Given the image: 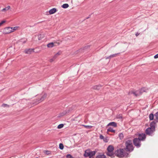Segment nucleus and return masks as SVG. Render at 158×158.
<instances>
[{
    "instance_id": "nucleus-10",
    "label": "nucleus",
    "mask_w": 158,
    "mask_h": 158,
    "mask_svg": "<svg viewBox=\"0 0 158 158\" xmlns=\"http://www.w3.org/2000/svg\"><path fill=\"white\" fill-rule=\"evenodd\" d=\"M34 48L26 49L24 51V52L26 54H31L34 52Z\"/></svg>"
},
{
    "instance_id": "nucleus-11",
    "label": "nucleus",
    "mask_w": 158,
    "mask_h": 158,
    "mask_svg": "<svg viewBox=\"0 0 158 158\" xmlns=\"http://www.w3.org/2000/svg\"><path fill=\"white\" fill-rule=\"evenodd\" d=\"M156 122H156V121L155 120V121L152 122L150 123V127H152V128L153 129V130L154 129L155 130V124Z\"/></svg>"
},
{
    "instance_id": "nucleus-42",
    "label": "nucleus",
    "mask_w": 158,
    "mask_h": 158,
    "mask_svg": "<svg viewBox=\"0 0 158 158\" xmlns=\"http://www.w3.org/2000/svg\"><path fill=\"white\" fill-rule=\"evenodd\" d=\"M111 57H109V56H108V57H107V58H106V59H110V58H111Z\"/></svg>"
},
{
    "instance_id": "nucleus-20",
    "label": "nucleus",
    "mask_w": 158,
    "mask_h": 158,
    "mask_svg": "<svg viewBox=\"0 0 158 158\" xmlns=\"http://www.w3.org/2000/svg\"><path fill=\"white\" fill-rule=\"evenodd\" d=\"M132 93L135 96H138L140 95V93H139L138 91H137L135 92H132Z\"/></svg>"
},
{
    "instance_id": "nucleus-32",
    "label": "nucleus",
    "mask_w": 158,
    "mask_h": 158,
    "mask_svg": "<svg viewBox=\"0 0 158 158\" xmlns=\"http://www.w3.org/2000/svg\"><path fill=\"white\" fill-rule=\"evenodd\" d=\"M64 148V145L62 143H60V149L61 150L63 149Z\"/></svg>"
},
{
    "instance_id": "nucleus-33",
    "label": "nucleus",
    "mask_w": 158,
    "mask_h": 158,
    "mask_svg": "<svg viewBox=\"0 0 158 158\" xmlns=\"http://www.w3.org/2000/svg\"><path fill=\"white\" fill-rule=\"evenodd\" d=\"M66 158H73V157L70 154H68L66 155Z\"/></svg>"
},
{
    "instance_id": "nucleus-15",
    "label": "nucleus",
    "mask_w": 158,
    "mask_h": 158,
    "mask_svg": "<svg viewBox=\"0 0 158 158\" xmlns=\"http://www.w3.org/2000/svg\"><path fill=\"white\" fill-rule=\"evenodd\" d=\"M111 126L114 127H116L117 126V124L115 122H111L108 124L107 126Z\"/></svg>"
},
{
    "instance_id": "nucleus-3",
    "label": "nucleus",
    "mask_w": 158,
    "mask_h": 158,
    "mask_svg": "<svg viewBox=\"0 0 158 158\" xmlns=\"http://www.w3.org/2000/svg\"><path fill=\"white\" fill-rule=\"evenodd\" d=\"M114 149V147L111 145H109L107 148V152H106V155L109 156H110L111 158L114 157V155L116 156V155L115 154V152H114L113 150Z\"/></svg>"
},
{
    "instance_id": "nucleus-4",
    "label": "nucleus",
    "mask_w": 158,
    "mask_h": 158,
    "mask_svg": "<svg viewBox=\"0 0 158 158\" xmlns=\"http://www.w3.org/2000/svg\"><path fill=\"white\" fill-rule=\"evenodd\" d=\"M141 140L137 138H134L133 140L134 145L137 148H140L141 145Z\"/></svg>"
},
{
    "instance_id": "nucleus-36",
    "label": "nucleus",
    "mask_w": 158,
    "mask_h": 158,
    "mask_svg": "<svg viewBox=\"0 0 158 158\" xmlns=\"http://www.w3.org/2000/svg\"><path fill=\"white\" fill-rule=\"evenodd\" d=\"M2 106L3 107H5L6 106L9 107V106L6 104H3L2 105Z\"/></svg>"
},
{
    "instance_id": "nucleus-40",
    "label": "nucleus",
    "mask_w": 158,
    "mask_h": 158,
    "mask_svg": "<svg viewBox=\"0 0 158 158\" xmlns=\"http://www.w3.org/2000/svg\"><path fill=\"white\" fill-rule=\"evenodd\" d=\"M139 33L138 32H137L135 34V35L136 36H137L139 35Z\"/></svg>"
},
{
    "instance_id": "nucleus-13",
    "label": "nucleus",
    "mask_w": 158,
    "mask_h": 158,
    "mask_svg": "<svg viewBox=\"0 0 158 158\" xmlns=\"http://www.w3.org/2000/svg\"><path fill=\"white\" fill-rule=\"evenodd\" d=\"M96 151H90L89 150V158H94L93 157V156H94L95 153H96Z\"/></svg>"
},
{
    "instance_id": "nucleus-25",
    "label": "nucleus",
    "mask_w": 158,
    "mask_h": 158,
    "mask_svg": "<svg viewBox=\"0 0 158 158\" xmlns=\"http://www.w3.org/2000/svg\"><path fill=\"white\" fill-rule=\"evenodd\" d=\"M44 152L45 154H46V155H49L51 153V152L49 151H48V150H44Z\"/></svg>"
},
{
    "instance_id": "nucleus-12",
    "label": "nucleus",
    "mask_w": 158,
    "mask_h": 158,
    "mask_svg": "<svg viewBox=\"0 0 158 158\" xmlns=\"http://www.w3.org/2000/svg\"><path fill=\"white\" fill-rule=\"evenodd\" d=\"M59 55V52H58L53 57V58L49 60V61L50 62H53L58 57V56Z\"/></svg>"
},
{
    "instance_id": "nucleus-27",
    "label": "nucleus",
    "mask_w": 158,
    "mask_h": 158,
    "mask_svg": "<svg viewBox=\"0 0 158 158\" xmlns=\"http://www.w3.org/2000/svg\"><path fill=\"white\" fill-rule=\"evenodd\" d=\"M120 54V53H116L115 54H112V55H110V56H109V57H111V58L115 57L118 54Z\"/></svg>"
},
{
    "instance_id": "nucleus-30",
    "label": "nucleus",
    "mask_w": 158,
    "mask_h": 158,
    "mask_svg": "<svg viewBox=\"0 0 158 158\" xmlns=\"http://www.w3.org/2000/svg\"><path fill=\"white\" fill-rule=\"evenodd\" d=\"M83 126L87 129H90L92 127V126H91L88 125H83Z\"/></svg>"
},
{
    "instance_id": "nucleus-43",
    "label": "nucleus",
    "mask_w": 158,
    "mask_h": 158,
    "mask_svg": "<svg viewBox=\"0 0 158 158\" xmlns=\"http://www.w3.org/2000/svg\"><path fill=\"white\" fill-rule=\"evenodd\" d=\"M57 128H58V129H59V125H58V126H57Z\"/></svg>"
},
{
    "instance_id": "nucleus-38",
    "label": "nucleus",
    "mask_w": 158,
    "mask_h": 158,
    "mask_svg": "<svg viewBox=\"0 0 158 158\" xmlns=\"http://www.w3.org/2000/svg\"><path fill=\"white\" fill-rule=\"evenodd\" d=\"M158 58V53L156 55L154 56V58H155V59L157 58Z\"/></svg>"
},
{
    "instance_id": "nucleus-29",
    "label": "nucleus",
    "mask_w": 158,
    "mask_h": 158,
    "mask_svg": "<svg viewBox=\"0 0 158 158\" xmlns=\"http://www.w3.org/2000/svg\"><path fill=\"white\" fill-rule=\"evenodd\" d=\"M119 137L120 139H123L124 137L123 134L122 133H120L119 134Z\"/></svg>"
},
{
    "instance_id": "nucleus-7",
    "label": "nucleus",
    "mask_w": 158,
    "mask_h": 158,
    "mask_svg": "<svg viewBox=\"0 0 158 158\" xmlns=\"http://www.w3.org/2000/svg\"><path fill=\"white\" fill-rule=\"evenodd\" d=\"M12 28H13L11 27H7L5 28L3 31V33L5 34H7L13 32L14 31L12 30Z\"/></svg>"
},
{
    "instance_id": "nucleus-44",
    "label": "nucleus",
    "mask_w": 158,
    "mask_h": 158,
    "mask_svg": "<svg viewBox=\"0 0 158 158\" xmlns=\"http://www.w3.org/2000/svg\"><path fill=\"white\" fill-rule=\"evenodd\" d=\"M90 16V15L89 16V17H87L86 19H88V18H89V16Z\"/></svg>"
},
{
    "instance_id": "nucleus-41",
    "label": "nucleus",
    "mask_w": 158,
    "mask_h": 158,
    "mask_svg": "<svg viewBox=\"0 0 158 158\" xmlns=\"http://www.w3.org/2000/svg\"><path fill=\"white\" fill-rule=\"evenodd\" d=\"M27 41V40H25V41H23V43H26Z\"/></svg>"
},
{
    "instance_id": "nucleus-1",
    "label": "nucleus",
    "mask_w": 158,
    "mask_h": 158,
    "mask_svg": "<svg viewBox=\"0 0 158 158\" xmlns=\"http://www.w3.org/2000/svg\"><path fill=\"white\" fill-rule=\"evenodd\" d=\"M125 148H119L115 151V154L116 156L119 158L127 157L129 155V153L133 150L134 147L131 140H127L125 143Z\"/></svg>"
},
{
    "instance_id": "nucleus-8",
    "label": "nucleus",
    "mask_w": 158,
    "mask_h": 158,
    "mask_svg": "<svg viewBox=\"0 0 158 158\" xmlns=\"http://www.w3.org/2000/svg\"><path fill=\"white\" fill-rule=\"evenodd\" d=\"M71 111V110L70 109L68 110H65L64 111L60 113V117L64 116L66 114L69 113Z\"/></svg>"
},
{
    "instance_id": "nucleus-6",
    "label": "nucleus",
    "mask_w": 158,
    "mask_h": 158,
    "mask_svg": "<svg viewBox=\"0 0 158 158\" xmlns=\"http://www.w3.org/2000/svg\"><path fill=\"white\" fill-rule=\"evenodd\" d=\"M136 135L138 136V137L137 138L139 139L142 141H143L145 140L146 136L144 133H139L137 134Z\"/></svg>"
},
{
    "instance_id": "nucleus-2",
    "label": "nucleus",
    "mask_w": 158,
    "mask_h": 158,
    "mask_svg": "<svg viewBox=\"0 0 158 158\" xmlns=\"http://www.w3.org/2000/svg\"><path fill=\"white\" fill-rule=\"evenodd\" d=\"M38 98L35 100L34 104H36L44 101L47 96V94L44 93V94H41L40 95H38Z\"/></svg>"
},
{
    "instance_id": "nucleus-37",
    "label": "nucleus",
    "mask_w": 158,
    "mask_h": 158,
    "mask_svg": "<svg viewBox=\"0 0 158 158\" xmlns=\"http://www.w3.org/2000/svg\"><path fill=\"white\" fill-rule=\"evenodd\" d=\"M64 126V124H60V129L62 128Z\"/></svg>"
},
{
    "instance_id": "nucleus-16",
    "label": "nucleus",
    "mask_w": 158,
    "mask_h": 158,
    "mask_svg": "<svg viewBox=\"0 0 158 158\" xmlns=\"http://www.w3.org/2000/svg\"><path fill=\"white\" fill-rule=\"evenodd\" d=\"M102 86V85H96L93 86V89L95 90H98L100 89Z\"/></svg>"
},
{
    "instance_id": "nucleus-31",
    "label": "nucleus",
    "mask_w": 158,
    "mask_h": 158,
    "mask_svg": "<svg viewBox=\"0 0 158 158\" xmlns=\"http://www.w3.org/2000/svg\"><path fill=\"white\" fill-rule=\"evenodd\" d=\"M99 137H100V139H103L104 141L105 142H107V141H105V140L104 139V137L102 135H100Z\"/></svg>"
},
{
    "instance_id": "nucleus-39",
    "label": "nucleus",
    "mask_w": 158,
    "mask_h": 158,
    "mask_svg": "<svg viewBox=\"0 0 158 158\" xmlns=\"http://www.w3.org/2000/svg\"><path fill=\"white\" fill-rule=\"evenodd\" d=\"M89 46H85V47L84 48V49H86V48H89Z\"/></svg>"
},
{
    "instance_id": "nucleus-17",
    "label": "nucleus",
    "mask_w": 158,
    "mask_h": 158,
    "mask_svg": "<svg viewBox=\"0 0 158 158\" xmlns=\"http://www.w3.org/2000/svg\"><path fill=\"white\" fill-rule=\"evenodd\" d=\"M106 156L103 154H99L97 155L96 158H106Z\"/></svg>"
},
{
    "instance_id": "nucleus-35",
    "label": "nucleus",
    "mask_w": 158,
    "mask_h": 158,
    "mask_svg": "<svg viewBox=\"0 0 158 158\" xmlns=\"http://www.w3.org/2000/svg\"><path fill=\"white\" fill-rule=\"evenodd\" d=\"M5 21L3 20L2 21L1 23H0V27L3 24L5 23Z\"/></svg>"
},
{
    "instance_id": "nucleus-14",
    "label": "nucleus",
    "mask_w": 158,
    "mask_h": 158,
    "mask_svg": "<svg viewBox=\"0 0 158 158\" xmlns=\"http://www.w3.org/2000/svg\"><path fill=\"white\" fill-rule=\"evenodd\" d=\"M57 10L55 8H52L49 11V15H51L55 13Z\"/></svg>"
},
{
    "instance_id": "nucleus-18",
    "label": "nucleus",
    "mask_w": 158,
    "mask_h": 158,
    "mask_svg": "<svg viewBox=\"0 0 158 158\" xmlns=\"http://www.w3.org/2000/svg\"><path fill=\"white\" fill-rule=\"evenodd\" d=\"M146 91V89L144 88H141L139 91V93H140V95H141L143 93L145 92Z\"/></svg>"
},
{
    "instance_id": "nucleus-5",
    "label": "nucleus",
    "mask_w": 158,
    "mask_h": 158,
    "mask_svg": "<svg viewBox=\"0 0 158 158\" xmlns=\"http://www.w3.org/2000/svg\"><path fill=\"white\" fill-rule=\"evenodd\" d=\"M155 130H153L152 127H148L147 128L146 131V134L150 136H152L153 133L155 131Z\"/></svg>"
},
{
    "instance_id": "nucleus-24",
    "label": "nucleus",
    "mask_w": 158,
    "mask_h": 158,
    "mask_svg": "<svg viewBox=\"0 0 158 158\" xmlns=\"http://www.w3.org/2000/svg\"><path fill=\"white\" fill-rule=\"evenodd\" d=\"M154 115L156 117V119H155V120L156 121V122H158V111L155 113Z\"/></svg>"
},
{
    "instance_id": "nucleus-21",
    "label": "nucleus",
    "mask_w": 158,
    "mask_h": 158,
    "mask_svg": "<svg viewBox=\"0 0 158 158\" xmlns=\"http://www.w3.org/2000/svg\"><path fill=\"white\" fill-rule=\"evenodd\" d=\"M107 132H111L114 133L115 131L111 127H109L107 130Z\"/></svg>"
},
{
    "instance_id": "nucleus-26",
    "label": "nucleus",
    "mask_w": 158,
    "mask_h": 158,
    "mask_svg": "<svg viewBox=\"0 0 158 158\" xmlns=\"http://www.w3.org/2000/svg\"><path fill=\"white\" fill-rule=\"evenodd\" d=\"M10 8V6H8L5 7V8H3L2 9V11H5L6 10H8Z\"/></svg>"
},
{
    "instance_id": "nucleus-9",
    "label": "nucleus",
    "mask_w": 158,
    "mask_h": 158,
    "mask_svg": "<svg viewBox=\"0 0 158 158\" xmlns=\"http://www.w3.org/2000/svg\"><path fill=\"white\" fill-rule=\"evenodd\" d=\"M56 44H57V45H58V43L56 42L50 43L47 44V47L48 48H52L55 46L57 45Z\"/></svg>"
},
{
    "instance_id": "nucleus-34",
    "label": "nucleus",
    "mask_w": 158,
    "mask_h": 158,
    "mask_svg": "<svg viewBox=\"0 0 158 158\" xmlns=\"http://www.w3.org/2000/svg\"><path fill=\"white\" fill-rule=\"evenodd\" d=\"M12 28H12V30H13L14 31L15 30H16L19 27H12Z\"/></svg>"
},
{
    "instance_id": "nucleus-23",
    "label": "nucleus",
    "mask_w": 158,
    "mask_h": 158,
    "mask_svg": "<svg viewBox=\"0 0 158 158\" xmlns=\"http://www.w3.org/2000/svg\"><path fill=\"white\" fill-rule=\"evenodd\" d=\"M69 6V5L68 4L65 3L63 4L62 6L61 7L63 8H67Z\"/></svg>"
},
{
    "instance_id": "nucleus-19",
    "label": "nucleus",
    "mask_w": 158,
    "mask_h": 158,
    "mask_svg": "<svg viewBox=\"0 0 158 158\" xmlns=\"http://www.w3.org/2000/svg\"><path fill=\"white\" fill-rule=\"evenodd\" d=\"M89 150H87L85 151L84 155L85 157H89Z\"/></svg>"
},
{
    "instance_id": "nucleus-22",
    "label": "nucleus",
    "mask_w": 158,
    "mask_h": 158,
    "mask_svg": "<svg viewBox=\"0 0 158 158\" xmlns=\"http://www.w3.org/2000/svg\"><path fill=\"white\" fill-rule=\"evenodd\" d=\"M149 118L150 120H152L154 119V115L152 113H151L149 115Z\"/></svg>"
},
{
    "instance_id": "nucleus-46",
    "label": "nucleus",
    "mask_w": 158,
    "mask_h": 158,
    "mask_svg": "<svg viewBox=\"0 0 158 158\" xmlns=\"http://www.w3.org/2000/svg\"><path fill=\"white\" fill-rule=\"evenodd\" d=\"M35 158H38V157H36Z\"/></svg>"
},
{
    "instance_id": "nucleus-45",
    "label": "nucleus",
    "mask_w": 158,
    "mask_h": 158,
    "mask_svg": "<svg viewBox=\"0 0 158 158\" xmlns=\"http://www.w3.org/2000/svg\"><path fill=\"white\" fill-rule=\"evenodd\" d=\"M40 35H40L39 36V38L40 37L39 36H40Z\"/></svg>"
},
{
    "instance_id": "nucleus-28",
    "label": "nucleus",
    "mask_w": 158,
    "mask_h": 158,
    "mask_svg": "<svg viewBox=\"0 0 158 158\" xmlns=\"http://www.w3.org/2000/svg\"><path fill=\"white\" fill-rule=\"evenodd\" d=\"M116 117L118 119H121L122 118V115L121 114H117Z\"/></svg>"
}]
</instances>
